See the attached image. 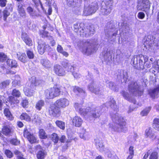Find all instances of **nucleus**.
Segmentation results:
<instances>
[{"mask_svg": "<svg viewBox=\"0 0 159 159\" xmlns=\"http://www.w3.org/2000/svg\"><path fill=\"white\" fill-rule=\"evenodd\" d=\"M148 59L146 56L140 55L136 56H135L132 60L134 66L136 68L143 69L144 64L147 61Z\"/></svg>", "mask_w": 159, "mask_h": 159, "instance_id": "3", "label": "nucleus"}, {"mask_svg": "<svg viewBox=\"0 0 159 159\" xmlns=\"http://www.w3.org/2000/svg\"><path fill=\"white\" fill-rule=\"evenodd\" d=\"M72 75H73L74 78L77 79L80 78L81 76V75L80 74L75 72H73Z\"/></svg>", "mask_w": 159, "mask_h": 159, "instance_id": "64", "label": "nucleus"}, {"mask_svg": "<svg viewBox=\"0 0 159 159\" xmlns=\"http://www.w3.org/2000/svg\"><path fill=\"white\" fill-rule=\"evenodd\" d=\"M7 59V56L4 53H0V61L3 62Z\"/></svg>", "mask_w": 159, "mask_h": 159, "instance_id": "58", "label": "nucleus"}, {"mask_svg": "<svg viewBox=\"0 0 159 159\" xmlns=\"http://www.w3.org/2000/svg\"><path fill=\"white\" fill-rule=\"evenodd\" d=\"M80 50L84 54L89 55L97 49L98 43L97 40L94 39L83 41Z\"/></svg>", "mask_w": 159, "mask_h": 159, "instance_id": "2", "label": "nucleus"}, {"mask_svg": "<svg viewBox=\"0 0 159 159\" xmlns=\"http://www.w3.org/2000/svg\"><path fill=\"white\" fill-rule=\"evenodd\" d=\"M88 88L90 91L96 94H99L101 93L102 88L96 85L92 80L89 85Z\"/></svg>", "mask_w": 159, "mask_h": 159, "instance_id": "10", "label": "nucleus"}, {"mask_svg": "<svg viewBox=\"0 0 159 159\" xmlns=\"http://www.w3.org/2000/svg\"><path fill=\"white\" fill-rule=\"evenodd\" d=\"M39 137L41 139H45L47 137V135L45 131L43 129H40L39 133Z\"/></svg>", "mask_w": 159, "mask_h": 159, "instance_id": "47", "label": "nucleus"}, {"mask_svg": "<svg viewBox=\"0 0 159 159\" xmlns=\"http://www.w3.org/2000/svg\"><path fill=\"white\" fill-rule=\"evenodd\" d=\"M26 11L30 16L39 17L41 16L40 14L36 12L34 9L31 6L27 7L26 9Z\"/></svg>", "mask_w": 159, "mask_h": 159, "instance_id": "19", "label": "nucleus"}, {"mask_svg": "<svg viewBox=\"0 0 159 159\" xmlns=\"http://www.w3.org/2000/svg\"><path fill=\"white\" fill-rule=\"evenodd\" d=\"M80 30V35L83 37H87L91 35H93L94 33L95 30L92 27L90 26L84 27L82 28Z\"/></svg>", "mask_w": 159, "mask_h": 159, "instance_id": "8", "label": "nucleus"}, {"mask_svg": "<svg viewBox=\"0 0 159 159\" xmlns=\"http://www.w3.org/2000/svg\"><path fill=\"white\" fill-rule=\"evenodd\" d=\"M40 63L43 66L46 68H49L51 66L50 61L47 59L41 60Z\"/></svg>", "mask_w": 159, "mask_h": 159, "instance_id": "33", "label": "nucleus"}, {"mask_svg": "<svg viewBox=\"0 0 159 159\" xmlns=\"http://www.w3.org/2000/svg\"><path fill=\"white\" fill-rule=\"evenodd\" d=\"M10 83L9 80H7L2 82L0 84V88L3 89L6 88L7 86L9 85Z\"/></svg>", "mask_w": 159, "mask_h": 159, "instance_id": "43", "label": "nucleus"}, {"mask_svg": "<svg viewBox=\"0 0 159 159\" xmlns=\"http://www.w3.org/2000/svg\"><path fill=\"white\" fill-rule=\"evenodd\" d=\"M52 140L54 143H56L59 140V137L57 134L55 133H53L51 135Z\"/></svg>", "mask_w": 159, "mask_h": 159, "instance_id": "48", "label": "nucleus"}, {"mask_svg": "<svg viewBox=\"0 0 159 159\" xmlns=\"http://www.w3.org/2000/svg\"><path fill=\"white\" fill-rule=\"evenodd\" d=\"M55 104L59 108H65L69 105V101L65 98H61L56 101Z\"/></svg>", "mask_w": 159, "mask_h": 159, "instance_id": "14", "label": "nucleus"}, {"mask_svg": "<svg viewBox=\"0 0 159 159\" xmlns=\"http://www.w3.org/2000/svg\"><path fill=\"white\" fill-rule=\"evenodd\" d=\"M23 6L22 4L18 3L17 4V11L19 15L21 17L25 18L26 17V13Z\"/></svg>", "mask_w": 159, "mask_h": 159, "instance_id": "18", "label": "nucleus"}, {"mask_svg": "<svg viewBox=\"0 0 159 159\" xmlns=\"http://www.w3.org/2000/svg\"><path fill=\"white\" fill-rule=\"evenodd\" d=\"M69 61L66 60H64L62 63V65L65 68H69Z\"/></svg>", "mask_w": 159, "mask_h": 159, "instance_id": "60", "label": "nucleus"}, {"mask_svg": "<svg viewBox=\"0 0 159 159\" xmlns=\"http://www.w3.org/2000/svg\"><path fill=\"white\" fill-rule=\"evenodd\" d=\"M82 119L78 116H75L72 122L74 125L76 127H80L82 123Z\"/></svg>", "mask_w": 159, "mask_h": 159, "instance_id": "23", "label": "nucleus"}, {"mask_svg": "<svg viewBox=\"0 0 159 159\" xmlns=\"http://www.w3.org/2000/svg\"><path fill=\"white\" fill-rule=\"evenodd\" d=\"M20 118L27 121H30L31 120V117L26 113H22L20 116Z\"/></svg>", "mask_w": 159, "mask_h": 159, "instance_id": "42", "label": "nucleus"}, {"mask_svg": "<svg viewBox=\"0 0 159 159\" xmlns=\"http://www.w3.org/2000/svg\"><path fill=\"white\" fill-rule=\"evenodd\" d=\"M27 85L28 84L27 83ZM28 89H24V93L25 95L28 96L30 97L33 95V92L32 89L33 88H31L28 85Z\"/></svg>", "mask_w": 159, "mask_h": 159, "instance_id": "35", "label": "nucleus"}, {"mask_svg": "<svg viewBox=\"0 0 159 159\" xmlns=\"http://www.w3.org/2000/svg\"><path fill=\"white\" fill-rule=\"evenodd\" d=\"M23 135L26 138L28 141L31 143H35L36 139L33 134L31 133L29 131L27 128H25L24 132Z\"/></svg>", "mask_w": 159, "mask_h": 159, "instance_id": "11", "label": "nucleus"}, {"mask_svg": "<svg viewBox=\"0 0 159 159\" xmlns=\"http://www.w3.org/2000/svg\"><path fill=\"white\" fill-rule=\"evenodd\" d=\"M80 137L84 140H85L88 139V134L86 131V130L84 129H82L81 130V133L80 134Z\"/></svg>", "mask_w": 159, "mask_h": 159, "instance_id": "40", "label": "nucleus"}, {"mask_svg": "<svg viewBox=\"0 0 159 159\" xmlns=\"http://www.w3.org/2000/svg\"><path fill=\"white\" fill-rule=\"evenodd\" d=\"M57 50L58 52L61 53L66 57H67L69 55V54L66 52L64 51L62 47L60 45H58L57 47Z\"/></svg>", "mask_w": 159, "mask_h": 159, "instance_id": "37", "label": "nucleus"}, {"mask_svg": "<svg viewBox=\"0 0 159 159\" xmlns=\"http://www.w3.org/2000/svg\"><path fill=\"white\" fill-rule=\"evenodd\" d=\"M106 155L109 159H118V158L114 152L109 151Z\"/></svg>", "mask_w": 159, "mask_h": 159, "instance_id": "39", "label": "nucleus"}, {"mask_svg": "<svg viewBox=\"0 0 159 159\" xmlns=\"http://www.w3.org/2000/svg\"><path fill=\"white\" fill-rule=\"evenodd\" d=\"M3 19L6 21L7 17L10 15V13L7 10H5L3 12Z\"/></svg>", "mask_w": 159, "mask_h": 159, "instance_id": "57", "label": "nucleus"}, {"mask_svg": "<svg viewBox=\"0 0 159 159\" xmlns=\"http://www.w3.org/2000/svg\"><path fill=\"white\" fill-rule=\"evenodd\" d=\"M20 141L16 138L11 139L10 141L11 144L14 145H18L20 143Z\"/></svg>", "mask_w": 159, "mask_h": 159, "instance_id": "52", "label": "nucleus"}, {"mask_svg": "<svg viewBox=\"0 0 159 159\" xmlns=\"http://www.w3.org/2000/svg\"><path fill=\"white\" fill-rule=\"evenodd\" d=\"M61 90L59 88L53 87L46 90L45 91V96L47 98H52L59 96Z\"/></svg>", "mask_w": 159, "mask_h": 159, "instance_id": "5", "label": "nucleus"}, {"mask_svg": "<svg viewBox=\"0 0 159 159\" xmlns=\"http://www.w3.org/2000/svg\"><path fill=\"white\" fill-rule=\"evenodd\" d=\"M35 149L37 152V157L38 159H44L47 155V152L41 146L38 145L35 147Z\"/></svg>", "mask_w": 159, "mask_h": 159, "instance_id": "12", "label": "nucleus"}, {"mask_svg": "<svg viewBox=\"0 0 159 159\" xmlns=\"http://www.w3.org/2000/svg\"><path fill=\"white\" fill-rule=\"evenodd\" d=\"M73 90L75 92H78L80 93H83L84 94H85V92L83 89L81 88H80L78 87H73Z\"/></svg>", "mask_w": 159, "mask_h": 159, "instance_id": "51", "label": "nucleus"}, {"mask_svg": "<svg viewBox=\"0 0 159 159\" xmlns=\"http://www.w3.org/2000/svg\"><path fill=\"white\" fill-rule=\"evenodd\" d=\"M150 2L149 0H138L137 6L138 10L146 11L150 8Z\"/></svg>", "mask_w": 159, "mask_h": 159, "instance_id": "7", "label": "nucleus"}, {"mask_svg": "<svg viewBox=\"0 0 159 159\" xmlns=\"http://www.w3.org/2000/svg\"><path fill=\"white\" fill-rule=\"evenodd\" d=\"M104 55V58L105 60H107L109 57H111V54L109 52H104L102 54Z\"/></svg>", "mask_w": 159, "mask_h": 159, "instance_id": "56", "label": "nucleus"}, {"mask_svg": "<svg viewBox=\"0 0 159 159\" xmlns=\"http://www.w3.org/2000/svg\"><path fill=\"white\" fill-rule=\"evenodd\" d=\"M150 110L151 108L150 107L144 109L140 113L141 115L142 116H146L149 113Z\"/></svg>", "mask_w": 159, "mask_h": 159, "instance_id": "50", "label": "nucleus"}, {"mask_svg": "<svg viewBox=\"0 0 159 159\" xmlns=\"http://www.w3.org/2000/svg\"><path fill=\"white\" fill-rule=\"evenodd\" d=\"M49 48V45L46 44L44 42L41 40L38 42V52L40 54H43L44 52L48 50Z\"/></svg>", "mask_w": 159, "mask_h": 159, "instance_id": "9", "label": "nucleus"}, {"mask_svg": "<svg viewBox=\"0 0 159 159\" xmlns=\"http://www.w3.org/2000/svg\"><path fill=\"white\" fill-rule=\"evenodd\" d=\"M57 125L61 129H65L64 122L60 120H57L55 122Z\"/></svg>", "mask_w": 159, "mask_h": 159, "instance_id": "46", "label": "nucleus"}, {"mask_svg": "<svg viewBox=\"0 0 159 159\" xmlns=\"http://www.w3.org/2000/svg\"><path fill=\"white\" fill-rule=\"evenodd\" d=\"M145 136L147 138H148L152 140H154L156 136L152 131V129L149 128L146 129L145 132Z\"/></svg>", "mask_w": 159, "mask_h": 159, "instance_id": "22", "label": "nucleus"}, {"mask_svg": "<svg viewBox=\"0 0 159 159\" xmlns=\"http://www.w3.org/2000/svg\"><path fill=\"white\" fill-rule=\"evenodd\" d=\"M5 153L7 157L9 158H11L13 157V153L10 150H6L5 151Z\"/></svg>", "mask_w": 159, "mask_h": 159, "instance_id": "54", "label": "nucleus"}, {"mask_svg": "<svg viewBox=\"0 0 159 159\" xmlns=\"http://www.w3.org/2000/svg\"><path fill=\"white\" fill-rule=\"evenodd\" d=\"M4 113L8 120H13V116L8 108H5L4 110Z\"/></svg>", "mask_w": 159, "mask_h": 159, "instance_id": "29", "label": "nucleus"}, {"mask_svg": "<svg viewBox=\"0 0 159 159\" xmlns=\"http://www.w3.org/2000/svg\"><path fill=\"white\" fill-rule=\"evenodd\" d=\"M15 96H11L8 98V100L11 104H16L19 102V101L17 99V98H15Z\"/></svg>", "mask_w": 159, "mask_h": 159, "instance_id": "41", "label": "nucleus"}, {"mask_svg": "<svg viewBox=\"0 0 159 159\" xmlns=\"http://www.w3.org/2000/svg\"><path fill=\"white\" fill-rule=\"evenodd\" d=\"M26 54L28 57L29 59H33L34 57V54L33 52L30 50H27Z\"/></svg>", "mask_w": 159, "mask_h": 159, "instance_id": "59", "label": "nucleus"}, {"mask_svg": "<svg viewBox=\"0 0 159 159\" xmlns=\"http://www.w3.org/2000/svg\"><path fill=\"white\" fill-rule=\"evenodd\" d=\"M96 146L97 148L101 151L103 150L104 149V146L102 141L101 140L98 139H96L95 140Z\"/></svg>", "mask_w": 159, "mask_h": 159, "instance_id": "28", "label": "nucleus"}, {"mask_svg": "<svg viewBox=\"0 0 159 159\" xmlns=\"http://www.w3.org/2000/svg\"><path fill=\"white\" fill-rule=\"evenodd\" d=\"M120 93L125 99L129 101L133 102L134 103V104L135 105L136 102V100L134 99H130L129 95L127 92H125L124 90L121 92Z\"/></svg>", "mask_w": 159, "mask_h": 159, "instance_id": "25", "label": "nucleus"}, {"mask_svg": "<svg viewBox=\"0 0 159 159\" xmlns=\"http://www.w3.org/2000/svg\"><path fill=\"white\" fill-rule=\"evenodd\" d=\"M89 115L91 117L97 118L100 116L101 112L99 111V108L97 107L92 110L90 109Z\"/></svg>", "mask_w": 159, "mask_h": 159, "instance_id": "17", "label": "nucleus"}, {"mask_svg": "<svg viewBox=\"0 0 159 159\" xmlns=\"http://www.w3.org/2000/svg\"><path fill=\"white\" fill-rule=\"evenodd\" d=\"M17 56L18 60L21 62L25 63L27 62V57L25 53L18 52Z\"/></svg>", "mask_w": 159, "mask_h": 159, "instance_id": "24", "label": "nucleus"}, {"mask_svg": "<svg viewBox=\"0 0 159 159\" xmlns=\"http://www.w3.org/2000/svg\"><path fill=\"white\" fill-rule=\"evenodd\" d=\"M106 82L107 86L111 90L115 91L118 90V89L117 86L113 82L108 81H107Z\"/></svg>", "mask_w": 159, "mask_h": 159, "instance_id": "32", "label": "nucleus"}, {"mask_svg": "<svg viewBox=\"0 0 159 159\" xmlns=\"http://www.w3.org/2000/svg\"><path fill=\"white\" fill-rule=\"evenodd\" d=\"M54 70L55 73L59 76H63L65 75V71L59 65H56L54 66Z\"/></svg>", "mask_w": 159, "mask_h": 159, "instance_id": "20", "label": "nucleus"}, {"mask_svg": "<svg viewBox=\"0 0 159 159\" xmlns=\"http://www.w3.org/2000/svg\"><path fill=\"white\" fill-rule=\"evenodd\" d=\"M159 92V85L153 90H150L149 93L151 97L155 98L158 94Z\"/></svg>", "mask_w": 159, "mask_h": 159, "instance_id": "30", "label": "nucleus"}, {"mask_svg": "<svg viewBox=\"0 0 159 159\" xmlns=\"http://www.w3.org/2000/svg\"><path fill=\"white\" fill-rule=\"evenodd\" d=\"M158 158V153L156 152H152L149 156V159H157Z\"/></svg>", "mask_w": 159, "mask_h": 159, "instance_id": "53", "label": "nucleus"}, {"mask_svg": "<svg viewBox=\"0 0 159 159\" xmlns=\"http://www.w3.org/2000/svg\"><path fill=\"white\" fill-rule=\"evenodd\" d=\"M98 9V6L95 3H92L85 9L84 12L87 15H90L94 13Z\"/></svg>", "mask_w": 159, "mask_h": 159, "instance_id": "13", "label": "nucleus"}, {"mask_svg": "<svg viewBox=\"0 0 159 159\" xmlns=\"http://www.w3.org/2000/svg\"><path fill=\"white\" fill-rule=\"evenodd\" d=\"M106 104L107 107H110L114 110H115L117 107V106L116 105V102L113 99L108 102L106 103Z\"/></svg>", "mask_w": 159, "mask_h": 159, "instance_id": "34", "label": "nucleus"}, {"mask_svg": "<svg viewBox=\"0 0 159 159\" xmlns=\"http://www.w3.org/2000/svg\"><path fill=\"white\" fill-rule=\"evenodd\" d=\"M134 147L131 146L129 149V155L127 157V159H132L134 155Z\"/></svg>", "mask_w": 159, "mask_h": 159, "instance_id": "44", "label": "nucleus"}, {"mask_svg": "<svg viewBox=\"0 0 159 159\" xmlns=\"http://www.w3.org/2000/svg\"><path fill=\"white\" fill-rule=\"evenodd\" d=\"M113 2L112 0H107L105 6H102L100 10L102 15H107L111 11L112 8Z\"/></svg>", "mask_w": 159, "mask_h": 159, "instance_id": "6", "label": "nucleus"}, {"mask_svg": "<svg viewBox=\"0 0 159 159\" xmlns=\"http://www.w3.org/2000/svg\"><path fill=\"white\" fill-rule=\"evenodd\" d=\"M7 63L8 66L12 68H16L18 66L16 61L14 60L8 59Z\"/></svg>", "mask_w": 159, "mask_h": 159, "instance_id": "31", "label": "nucleus"}, {"mask_svg": "<svg viewBox=\"0 0 159 159\" xmlns=\"http://www.w3.org/2000/svg\"><path fill=\"white\" fill-rule=\"evenodd\" d=\"M137 16L139 19H143L144 18L145 15L143 12H140L138 13Z\"/></svg>", "mask_w": 159, "mask_h": 159, "instance_id": "61", "label": "nucleus"}, {"mask_svg": "<svg viewBox=\"0 0 159 159\" xmlns=\"http://www.w3.org/2000/svg\"><path fill=\"white\" fill-rule=\"evenodd\" d=\"M14 154L17 156V159L19 158L22 157H23V155L20 151L17 150H15L14 151Z\"/></svg>", "mask_w": 159, "mask_h": 159, "instance_id": "55", "label": "nucleus"}, {"mask_svg": "<svg viewBox=\"0 0 159 159\" xmlns=\"http://www.w3.org/2000/svg\"><path fill=\"white\" fill-rule=\"evenodd\" d=\"M84 25L83 23L74 24L73 28L74 31L80 34V30H81V29H82V28L84 27Z\"/></svg>", "mask_w": 159, "mask_h": 159, "instance_id": "27", "label": "nucleus"}, {"mask_svg": "<svg viewBox=\"0 0 159 159\" xmlns=\"http://www.w3.org/2000/svg\"><path fill=\"white\" fill-rule=\"evenodd\" d=\"M21 105L23 107H25L28 105V102L27 100H23L21 102Z\"/></svg>", "mask_w": 159, "mask_h": 159, "instance_id": "62", "label": "nucleus"}, {"mask_svg": "<svg viewBox=\"0 0 159 159\" xmlns=\"http://www.w3.org/2000/svg\"><path fill=\"white\" fill-rule=\"evenodd\" d=\"M153 126L156 129H159V119L156 118L153 121Z\"/></svg>", "mask_w": 159, "mask_h": 159, "instance_id": "49", "label": "nucleus"}, {"mask_svg": "<svg viewBox=\"0 0 159 159\" xmlns=\"http://www.w3.org/2000/svg\"><path fill=\"white\" fill-rule=\"evenodd\" d=\"M128 89L129 93L134 96H140L143 93L142 89L136 82H131L128 85Z\"/></svg>", "mask_w": 159, "mask_h": 159, "instance_id": "4", "label": "nucleus"}, {"mask_svg": "<svg viewBox=\"0 0 159 159\" xmlns=\"http://www.w3.org/2000/svg\"><path fill=\"white\" fill-rule=\"evenodd\" d=\"M113 122L110 123L109 126L114 131L118 132H125L127 130L126 127V122L123 118L117 113L113 114L111 116Z\"/></svg>", "mask_w": 159, "mask_h": 159, "instance_id": "1", "label": "nucleus"}, {"mask_svg": "<svg viewBox=\"0 0 159 159\" xmlns=\"http://www.w3.org/2000/svg\"><path fill=\"white\" fill-rule=\"evenodd\" d=\"M22 38L25 43L29 46L32 45V42L31 39L29 37L28 35L25 33H23L22 34Z\"/></svg>", "mask_w": 159, "mask_h": 159, "instance_id": "21", "label": "nucleus"}, {"mask_svg": "<svg viewBox=\"0 0 159 159\" xmlns=\"http://www.w3.org/2000/svg\"><path fill=\"white\" fill-rule=\"evenodd\" d=\"M43 81L41 80H36V78L33 77L30 78L27 82L29 87L31 88H34L35 86L39 85Z\"/></svg>", "mask_w": 159, "mask_h": 159, "instance_id": "15", "label": "nucleus"}, {"mask_svg": "<svg viewBox=\"0 0 159 159\" xmlns=\"http://www.w3.org/2000/svg\"><path fill=\"white\" fill-rule=\"evenodd\" d=\"M90 110V107L86 109H85L84 108H80L79 109V111L80 113L83 115H85L87 114L89 115Z\"/></svg>", "mask_w": 159, "mask_h": 159, "instance_id": "36", "label": "nucleus"}, {"mask_svg": "<svg viewBox=\"0 0 159 159\" xmlns=\"http://www.w3.org/2000/svg\"><path fill=\"white\" fill-rule=\"evenodd\" d=\"M11 94L13 96L16 98H19L20 96L21 93L19 90L16 89H14L12 90Z\"/></svg>", "mask_w": 159, "mask_h": 159, "instance_id": "45", "label": "nucleus"}, {"mask_svg": "<svg viewBox=\"0 0 159 159\" xmlns=\"http://www.w3.org/2000/svg\"><path fill=\"white\" fill-rule=\"evenodd\" d=\"M44 102L43 100H40L38 101L35 104L36 109L39 110H40L42 107L43 106Z\"/></svg>", "mask_w": 159, "mask_h": 159, "instance_id": "38", "label": "nucleus"}, {"mask_svg": "<svg viewBox=\"0 0 159 159\" xmlns=\"http://www.w3.org/2000/svg\"><path fill=\"white\" fill-rule=\"evenodd\" d=\"M2 132L4 135H8L11 133L12 130L9 126L4 125L2 128Z\"/></svg>", "mask_w": 159, "mask_h": 159, "instance_id": "26", "label": "nucleus"}, {"mask_svg": "<svg viewBox=\"0 0 159 159\" xmlns=\"http://www.w3.org/2000/svg\"><path fill=\"white\" fill-rule=\"evenodd\" d=\"M59 109L55 104L54 105L51 106L49 109L50 115L54 117L57 116L60 113Z\"/></svg>", "mask_w": 159, "mask_h": 159, "instance_id": "16", "label": "nucleus"}, {"mask_svg": "<svg viewBox=\"0 0 159 159\" xmlns=\"http://www.w3.org/2000/svg\"><path fill=\"white\" fill-rule=\"evenodd\" d=\"M33 2L34 3L35 5V8L37 9V10L39 12H40V10L39 8V3L36 0H34L33 1Z\"/></svg>", "mask_w": 159, "mask_h": 159, "instance_id": "63", "label": "nucleus"}]
</instances>
